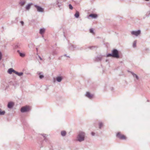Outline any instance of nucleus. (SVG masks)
<instances>
[{
    "instance_id": "f257e3e1",
    "label": "nucleus",
    "mask_w": 150,
    "mask_h": 150,
    "mask_svg": "<svg viewBox=\"0 0 150 150\" xmlns=\"http://www.w3.org/2000/svg\"><path fill=\"white\" fill-rule=\"evenodd\" d=\"M86 134L84 132H79L76 137V140L80 142H81L84 140Z\"/></svg>"
},
{
    "instance_id": "f03ea898",
    "label": "nucleus",
    "mask_w": 150,
    "mask_h": 150,
    "mask_svg": "<svg viewBox=\"0 0 150 150\" xmlns=\"http://www.w3.org/2000/svg\"><path fill=\"white\" fill-rule=\"evenodd\" d=\"M106 57H113L119 58H120V56L119 54L118 51L116 49H113L112 51V53L108 54Z\"/></svg>"
},
{
    "instance_id": "7ed1b4c3",
    "label": "nucleus",
    "mask_w": 150,
    "mask_h": 150,
    "mask_svg": "<svg viewBox=\"0 0 150 150\" xmlns=\"http://www.w3.org/2000/svg\"><path fill=\"white\" fill-rule=\"evenodd\" d=\"M30 110V107L28 106H25L21 108V111L22 112H24L28 111Z\"/></svg>"
},
{
    "instance_id": "20e7f679",
    "label": "nucleus",
    "mask_w": 150,
    "mask_h": 150,
    "mask_svg": "<svg viewBox=\"0 0 150 150\" xmlns=\"http://www.w3.org/2000/svg\"><path fill=\"white\" fill-rule=\"evenodd\" d=\"M141 33V31L140 30H138L137 31H132L131 32V34L132 35H134L136 36H137Z\"/></svg>"
},
{
    "instance_id": "39448f33",
    "label": "nucleus",
    "mask_w": 150,
    "mask_h": 150,
    "mask_svg": "<svg viewBox=\"0 0 150 150\" xmlns=\"http://www.w3.org/2000/svg\"><path fill=\"white\" fill-rule=\"evenodd\" d=\"M34 6L37 8V11L40 12H43L44 11V9L41 7L37 5H35Z\"/></svg>"
},
{
    "instance_id": "423d86ee",
    "label": "nucleus",
    "mask_w": 150,
    "mask_h": 150,
    "mask_svg": "<svg viewBox=\"0 0 150 150\" xmlns=\"http://www.w3.org/2000/svg\"><path fill=\"white\" fill-rule=\"evenodd\" d=\"M117 136L121 139H126V137L123 135H121L120 132H119L117 134Z\"/></svg>"
},
{
    "instance_id": "0eeeda50",
    "label": "nucleus",
    "mask_w": 150,
    "mask_h": 150,
    "mask_svg": "<svg viewBox=\"0 0 150 150\" xmlns=\"http://www.w3.org/2000/svg\"><path fill=\"white\" fill-rule=\"evenodd\" d=\"M14 105V103L13 102H10L8 103L7 107L8 108L10 109L12 108Z\"/></svg>"
},
{
    "instance_id": "6e6552de",
    "label": "nucleus",
    "mask_w": 150,
    "mask_h": 150,
    "mask_svg": "<svg viewBox=\"0 0 150 150\" xmlns=\"http://www.w3.org/2000/svg\"><path fill=\"white\" fill-rule=\"evenodd\" d=\"M7 72L8 74H11L12 72H13L14 73H15L16 71L14 70L13 68H11L9 69L8 70Z\"/></svg>"
},
{
    "instance_id": "1a4fd4ad",
    "label": "nucleus",
    "mask_w": 150,
    "mask_h": 150,
    "mask_svg": "<svg viewBox=\"0 0 150 150\" xmlns=\"http://www.w3.org/2000/svg\"><path fill=\"white\" fill-rule=\"evenodd\" d=\"M86 96L90 99H91L93 97V95L91 94L89 92H87L86 93Z\"/></svg>"
},
{
    "instance_id": "9d476101",
    "label": "nucleus",
    "mask_w": 150,
    "mask_h": 150,
    "mask_svg": "<svg viewBox=\"0 0 150 150\" xmlns=\"http://www.w3.org/2000/svg\"><path fill=\"white\" fill-rule=\"evenodd\" d=\"M62 76H58L56 77V81L59 82H60L62 79Z\"/></svg>"
},
{
    "instance_id": "9b49d317",
    "label": "nucleus",
    "mask_w": 150,
    "mask_h": 150,
    "mask_svg": "<svg viewBox=\"0 0 150 150\" xmlns=\"http://www.w3.org/2000/svg\"><path fill=\"white\" fill-rule=\"evenodd\" d=\"M33 5L32 3H30L28 4L25 6V8L27 10H28L30 8L31 6Z\"/></svg>"
},
{
    "instance_id": "f8f14e48",
    "label": "nucleus",
    "mask_w": 150,
    "mask_h": 150,
    "mask_svg": "<svg viewBox=\"0 0 150 150\" xmlns=\"http://www.w3.org/2000/svg\"><path fill=\"white\" fill-rule=\"evenodd\" d=\"M45 28H41L40 29V33L42 35L43 34L45 33Z\"/></svg>"
},
{
    "instance_id": "ddd939ff",
    "label": "nucleus",
    "mask_w": 150,
    "mask_h": 150,
    "mask_svg": "<svg viewBox=\"0 0 150 150\" xmlns=\"http://www.w3.org/2000/svg\"><path fill=\"white\" fill-rule=\"evenodd\" d=\"M26 1L25 0H22L20 1L19 3V4L21 6H23L26 3Z\"/></svg>"
},
{
    "instance_id": "4468645a",
    "label": "nucleus",
    "mask_w": 150,
    "mask_h": 150,
    "mask_svg": "<svg viewBox=\"0 0 150 150\" xmlns=\"http://www.w3.org/2000/svg\"><path fill=\"white\" fill-rule=\"evenodd\" d=\"M89 17H91L92 18H96L97 17V15L96 14H91L89 15Z\"/></svg>"
},
{
    "instance_id": "2eb2a0df",
    "label": "nucleus",
    "mask_w": 150,
    "mask_h": 150,
    "mask_svg": "<svg viewBox=\"0 0 150 150\" xmlns=\"http://www.w3.org/2000/svg\"><path fill=\"white\" fill-rule=\"evenodd\" d=\"M76 45H71L69 46V49L71 50H74L75 48H76Z\"/></svg>"
},
{
    "instance_id": "dca6fc26",
    "label": "nucleus",
    "mask_w": 150,
    "mask_h": 150,
    "mask_svg": "<svg viewBox=\"0 0 150 150\" xmlns=\"http://www.w3.org/2000/svg\"><path fill=\"white\" fill-rule=\"evenodd\" d=\"M21 45V44H20V43H18L17 44H15L14 45V47L15 49H16L18 48H20V47Z\"/></svg>"
},
{
    "instance_id": "f3484780",
    "label": "nucleus",
    "mask_w": 150,
    "mask_h": 150,
    "mask_svg": "<svg viewBox=\"0 0 150 150\" xmlns=\"http://www.w3.org/2000/svg\"><path fill=\"white\" fill-rule=\"evenodd\" d=\"M96 60L97 61H99L101 60L102 59V56H99L98 57H97L96 58Z\"/></svg>"
},
{
    "instance_id": "a211bd4d",
    "label": "nucleus",
    "mask_w": 150,
    "mask_h": 150,
    "mask_svg": "<svg viewBox=\"0 0 150 150\" xmlns=\"http://www.w3.org/2000/svg\"><path fill=\"white\" fill-rule=\"evenodd\" d=\"M15 74L16 75H17L19 76H21L23 75V73L22 72H18L16 71Z\"/></svg>"
},
{
    "instance_id": "6ab92c4d",
    "label": "nucleus",
    "mask_w": 150,
    "mask_h": 150,
    "mask_svg": "<svg viewBox=\"0 0 150 150\" xmlns=\"http://www.w3.org/2000/svg\"><path fill=\"white\" fill-rule=\"evenodd\" d=\"M17 52L19 54L20 56L22 57H24L25 56V54L24 53H21L19 50L17 51Z\"/></svg>"
},
{
    "instance_id": "aec40b11",
    "label": "nucleus",
    "mask_w": 150,
    "mask_h": 150,
    "mask_svg": "<svg viewBox=\"0 0 150 150\" xmlns=\"http://www.w3.org/2000/svg\"><path fill=\"white\" fill-rule=\"evenodd\" d=\"M74 16L76 18H79V12L76 11V13L74 14Z\"/></svg>"
},
{
    "instance_id": "412c9836",
    "label": "nucleus",
    "mask_w": 150,
    "mask_h": 150,
    "mask_svg": "<svg viewBox=\"0 0 150 150\" xmlns=\"http://www.w3.org/2000/svg\"><path fill=\"white\" fill-rule=\"evenodd\" d=\"M131 73L133 76V77H135L137 80H138L139 79V77L137 74H135L133 72H131Z\"/></svg>"
},
{
    "instance_id": "4be33fe9",
    "label": "nucleus",
    "mask_w": 150,
    "mask_h": 150,
    "mask_svg": "<svg viewBox=\"0 0 150 150\" xmlns=\"http://www.w3.org/2000/svg\"><path fill=\"white\" fill-rule=\"evenodd\" d=\"M66 134V132L65 131H62L61 132V135L62 136H64Z\"/></svg>"
},
{
    "instance_id": "5701e85b",
    "label": "nucleus",
    "mask_w": 150,
    "mask_h": 150,
    "mask_svg": "<svg viewBox=\"0 0 150 150\" xmlns=\"http://www.w3.org/2000/svg\"><path fill=\"white\" fill-rule=\"evenodd\" d=\"M5 113V111H2L1 109H0V115H4Z\"/></svg>"
},
{
    "instance_id": "b1692460",
    "label": "nucleus",
    "mask_w": 150,
    "mask_h": 150,
    "mask_svg": "<svg viewBox=\"0 0 150 150\" xmlns=\"http://www.w3.org/2000/svg\"><path fill=\"white\" fill-rule=\"evenodd\" d=\"M42 73V72H38V74L40 75L39 76V78L40 79H42L44 77V76L42 75H40Z\"/></svg>"
},
{
    "instance_id": "393cba45",
    "label": "nucleus",
    "mask_w": 150,
    "mask_h": 150,
    "mask_svg": "<svg viewBox=\"0 0 150 150\" xmlns=\"http://www.w3.org/2000/svg\"><path fill=\"white\" fill-rule=\"evenodd\" d=\"M103 126V123L102 122H100L99 123V128L100 129H101Z\"/></svg>"
},
{
    "instance_id": "a878e982",
    "label": "nucleus",
    "mask_w": 150,
    "mask_h": 150,
    "mask_svg": "<svg viewBox=\"0 0 150 150\" xmlns=\"http://www.w3.org/2000/svg\"><path fill=\"white\" fill-rule=\"evenodd\" d=\"M136 43H137V41L135 40L134 41L133 44V47H135L136 46Z\"/></svg>"
},
{
    "instance_id": "bb28decb",
    "label": "nucleus",
    "mask_w": 150,
    "mask_h": 150,
    "mask_svg": "<svg viewBox=\"0 0 150 150\" xmlns=\"http://www.w3.org/2000/svg\"><path fill=\"white\" fill-rule=\"evenodd\" d=\"M57 54V52L56 51H54L52 52V54L53 55H56Z\"/></svg>"
},
{
    "instance_id": "cd10ccee",
    "label": "nucleus",
    "mask_w": 150,
    "mask_h": 150,
    "mask_svg": "<svg viewBox=\"0 0 150 150\" xmlns=\"http://www.w3.org/2000/svg\"><path fill=\"white\" fill-rule=\"evenodd\" d=\"M90 33H94L93 30V28H91L89 30Z\"/></svg>"
},
{
    "instance_id": "c85d7f7f",
    "label": "nucleus",
    "mask_w": 150,
    "mask_h": 150,
    "mask_svg": "<svg viewBox=\"0 0 150 150\" xmlns=\"http://www.w3.org/2000/svg\"><path fill=\"white\" fill-rule=\"evenodd\" d=\"M69 7L70 9H72L73 8L72 5L71 4L69 5Z\"/></svg>"
},
{
    "instance_id": "c756f323",
    "label": "nucleus",
    "mask_w": 150,
    "mask_h": 150,
    "mask_svg": "<svg viewBox=\"0 0 150 150\" xmlns=\"http://www.w3.org/2000/svg\"><path fill=\"white\" fill-rule=\"evenodd\" d=\"M2 55L1 52H0V61L1 59Z\"/></svg>"
},
{
    "instance_id": "7c9ffc66",
    "label": "nucleus",
    "mask_w": 150,
    "mask_h": 150,
    "mask_svg": "<svg viewBox=\"0 0 150 150\" xmlns=\"http://www.w3.org/2000/svg\"><path fill=\"white\" fill-rule=\"evenodd\" d=\"M5 86H4V89H6L8 87L6 83H5Z\"/></svg>"
},
{
    "instance_id": "2f4dec72",
    "label": "nucleus",
    "mask_w": 150,
    "mask_h": 150,
    "mask_svg": "<svg viewBox=\"0 0 150 150\" xmlns=\"http://www.w3.org/2000/svg\"><path fill=\"white\" fill-rule=\"evenodd\" d=\"M91 134L92 136H94L95 135V133L94 132H92L91 133Z\"/></svg>"
},
{
    "instance_id": "473e14b6",
    "label": "nucleus",
    "mask_w": 150,
    "mask_h": 150,
    "mask_svg": "<svg viewBox=\"0 0 150 150\" xmlns=\"http://www.w3.org/2000/svg\"><path fill=\"white\" fill-rule=\"evenodd\" d=\"M20 23H21V24L22 25H23L24 23L23 21H21L20 22Z\"/></svg>"
},
{
    "instance_id": "72a5a7b5",
    "label": "nucleus",
    "mask_w": 150,
    "mask_h": 150,
    "mask_svg": "<svg viewBox=\"0 0 150 150\" xmlns=\"http://www.w3.org/2000/svg\"><path fill=\"white\" fill-rule=\"evenodd\" d=\"M38 57H39V58L40 59V60H42V58L40 56H38Z\"/></svg>"
},
{
    "instance_id": "f704fd0d",
    "label": "nucleus",
    "mask_w": 150,
    "mask_h": 150,
    "mask_svg": "<svg viewBox=\"0 0 150 150\" xmlns=\"http://www.w3.org/2000/svg\"><path fill=\"white\" fill-rule=\"evenodd\" d=\"M64 56L68 57H70L69 56H67L66 54H65L64 55Z\"/></svg>"
},
{
    "instance_id": "c9c22d12",
    "label": "nucleus",
    "mask_w": 150,
    "mask_h": 150,
    "mask_svg": "<svg viewBox=\"0 0 150 150\" xmlns=\"http://www.w3.org/2000/svg\"><path fill=\"white\" fill-rule=\"evenodd\" d=\"M43 137H44L45 139L46 137V134H43Z\"/></svg>"
},
{
    "instance_id": "e433bc0d",
    "label": "nucleus",
    "mask_w": 150,
    "mask_h": 150,
    "mask_svg": "<svg viewBox=\"0 0 150 150\" xmlns=\"http://www.w3.org/2000/svg\"><path fill=\"white\" fill-rule=\"evenodd\" d=\"M49 59H51V57L50 56L49 57Z\"/></svg>"
},
{
    "instance_id": "4c0bfd02",
    "label": "nucleus",
    "mask_w": 150,
    "mask_h": 150,
    "mask_svg": "<svg viewBox=\"0 0 150 150\" xmlns=\"http://www.w3.org/2000/svg\"><path fill=\"white\" fill-rule=\"evenodd\" d=\"M146 1H149V0H145Z\"/></svg>"
},
{
    "instance_id": "58836bf2",
    "label": "nucleus",
    "mask_w": 150,
    "mask_h": 150,
    "mask_svg": "<svg viewBox=\"0 0 150 150\" xmlns=\"http://www.w3.org/2000/svg\"><path fill=\"white\" fill-rule=\"evenodd\" d=\"M149 15H150V11H149Z\"/></svg>"
}]
</instances>
